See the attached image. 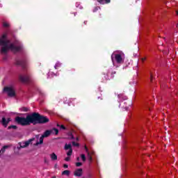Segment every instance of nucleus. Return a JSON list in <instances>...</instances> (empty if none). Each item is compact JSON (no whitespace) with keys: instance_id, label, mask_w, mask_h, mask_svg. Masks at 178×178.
<instances>
[{"instance_id":"ea45409f","label":"nucleus","mask_w":178,"mask_h":178,"mask_svg":"<svg viewBox=\"0 0 178 178\" xmlns=\"http://www.w3.org/2000/svg\"><path fill=\"white\" fill-rule=\"evenodd\" d=\"M176 13H177V16H178V10L176 11Z\"/></svg>"},{"instance_id":"4c0bfd02","label":"nucleus","mask_w":178,"mask_h":178,"mask_svg":"<svg viewBox=\"0 0 178 178\" xmlns=\"http://www.w3.org/2000/svg\"><path fill=\"white\" fill-rule=\"evenodd\" d=\"M57 127H60V125L59 124H57Z\"/></svg>"},{"instance_id":"a211bd4d","label":"nucleus","mask_w":178,"mask_h":178,"mask_svg":"<svg viewBox=\"0 0 178 178\" xmlns=\"http://www.w3.org/2000/svg\"><path fill=\"white\" fill-rule=\"evenodd\" d=\"M118 98L120 99H123V101H126V99H127V97L123 96V95H118Z\"/></svg>"},{"instance_id":"2f4dec72","label":"nucleus","mask_w":178,"mask_h":178,"mask_svg":"<svg viewBox=\"0 0 178 178\" xmlns=\"http://www.w3.org/2000/svg\"><path fill=\"white\" fill-rule=\"evenodd\" d=\"M63 168H64L65 169H67V168H69V165H68L67 164H64V165H63Z\"/></svg>"},{"instance_id":"2eb2a0df","label":"nucleus","mask_w":178,"mask_h":178,"mask_svg":"<svg viewBox=\"0 0 178 178\" xmlns=\"http://www.w3.org/2000/svg\"><path fill=\"white\" fill-rule=\"evenodd\" d=\"M44 137H42V135L41 136V137L39 139V142H37L35 143V145H40V144H44Z\"/></svg>"},{"instance_id":"f3484780","label":"nucleus","mask_w":178,"mask_h":178,"mask_svg":"<svg viewBox=\"0 0 178 178\" xmlns=\"http://www.w3.org/2000/svg\"><path fill=\"white\" fill-rule=\"evenodd\" d=\"M51 130H53V133H51V134H56V136H58L59 134V129H58L53 128Z\"/></svg>"},{"instance_id":"f704fd0d","label":"nucleus","mask_w":178,"mask_h":178,"mask_svg":"<svg viewBox=\"0 0 178 178\" xmlns=\"http://www.w3.org/2000/svg\"><path fill=\"white\" fill-rule=\"evenodd\" d=\"M98 99H100V101H102V97H99Z\"/></svg>"},{"instance_id":"c756f323","label":"nucleus","mask_w":178,"mask_h":178,"mask_svg":"<svg viewBox=\"0 0 178 178\" xmlns=\"http://www.w3.org/2000/svg\"><path fill=\"white\" fill-rule=\"evenodd\" d=\"M82 165L83 163L81 162L76 163V166H77V168H80Z\"/></svg>"},{"instance_id":"c9c22d12","label":"nucleus","mask_w":178,"mask_h":178,"mask_svg":"<svg viewBox=\"0 0 178 178\" xmlns=\"http://www.w3.org/2000/svg\"><path fill=\"white\" fill-rule=\"evenodd\" d=\"M150 81H151V83H152V75H151Z\"/></svg>"},{"instance_id":"4be33fe9","label":"nucleus","mask_w":178,"mask_h":178,"mask_svg":"<svg viewBox=\"0 0 178 178\" xmlns=\"http://www.w3.org/2000/svg\"><path fill=\"white\" fill-rule=\"evenodd\" d=\"M68 136L70 137V140H74V136H73V134L72 132H70L68 134Z\"/></svg>"},{"instance_id":"f03ea898","label":"nucleus","mask_w":178,"mask_h":178,"mask_svg":"<svg viewBox=\"0 0 178 178\" xmlns=\"http://www.w3.org/2000/svg\"><path fill=\"white\" fill-rule=\"evenodd\" d=\"M9 42L10 41L6 40V33L3 34L0 38V47H2L1 49V54H8L9 49L13 52H22L23 51V45L20 42L15 43V45L13 43L9 45Z\"/></svg>"},{"instance_id":"c85d7f7f","label":"nucleus","mask_w":178,"mask_h":178,"mask_svg":"<svg viewBox=\"0 0 178 178\" xmlns=\"http://www.w3.org/2000/svg\"><path fill=\"white\" fill-rule=\"evenodd\" d=\"M115 74H116V71H113L111 72V77H112V79L115 78Z\"/></svg>"},{"instance_id":"79ce46f5","label":"nucleus","mask_w":178,"mask_h":178,"mask_svg":"<svg viewBox=\"0 0 178 178\" xmlns=\"http://www.w3.org/2000/svg\"><path fill=\"white\" fill-rule=\"evenodd\" d=\"M76 140L79 141V138H76Z\"/></svg>"},{"instance_id":"473e14b6","label":"nucleus","mask_w":178,"mask_h":178,"mask_svg":"<svg viewBox=\"0 0 178 178\" xmlns=\"http://www.w3.org/2000/svg\"><path fill=\"white\" fill-rule=\"evenodd\" d=\"M65 161H66V162H69V161H70V157H66Z\"/></svg>"},{"instance_id":"6ab92c4d","label":"nucleus","mask_w":178,"mask_h":178,"mask_svg":"<svg viewBox=\"0 0 178 178\" xmlns=\"http://www.w3.org/2000/svg\"><path fill=\"white\" fill-rule=\"evenodd\" d=\"M12 129H13V130H16V129H17V126H16V125H10V126H9L8 127V130H10Z\"/></svg>"},{"instance_id":"e433bc0d","label":"nucleus","mask_w":178,"mask_h":178,"mask_svg":"<svg viewBox=\"0 0 178 178\" xmlns=\"http://www.w3.org/2000/svg\"><path fill=\"white\" fill-rule=\"evenodd\" d=\"M47 159H44V163H47Z\"/></svg>"},{"instance_id":"0eeeda50","label":"nucleus","mask_w":178,"mask_h":178,"mask_svg":"<svg viewBox=\"0 0 178 178\" xmlns=\"http://www.w3.org/2000/svg\"><path fill=\"white\" fill-rule=\"evenodd\" d=\"M19 81L22 83H30L31 79L29 75H19Z\"/></svg>"},{"instance_id":"dca6fc26","label":"nucleus","mask_w":178,"mask_h":178,"mask_svg":"<svg viewBox=\"0 0 178 178\" xmlns=\"http://www.w3.org/2000/svg\"><path fill=\"white\" fill-rule=\"evenodd\" d=\"M85 149L86 152H88V161L90 162H91L92 161V157L91 156V155H90V153L88 152V147H87L86 146H85Z\"/></svg>"},{"instance_id":"a878e982","label":"nucleus","mask_w":178,"mask_h":178,"mask_svg":"<svg viewBox=\"0 0 178 178\" xmlns=\"http://www.w3.org/2000/svg\"><path fill=\"white\" fill-rule=\"evenodd\" d=\"M81 158L83 162H86V155L85 154H81Z\"/></svg>"},{"instance_id":"aec40b11","label":"nucleus","mask_w":178,"mask_h":178,"mask_svg":"<svg viewBox=\"0 0 178 178\" xmlns=\"http://www.w3.org/2000/svg\"><path fill=\"white\" fill-rule=\"evenodd\" d=\"M65 149L67 150H70L72 149V145L71 144H65Z\"/></svg>"},{"instance_id":"ddd939ff","label":"nucleus","mask_w":178,"mask_h":178,"mask_svg":"<svg viewBox=\"0 0 178 178\" xmlns=\"http://www.w3.org/2000/svg\"><path fill=\"white\" fill-rule=\"evenodd\" d=\"M50 158L51 161H57L58 160V156L55 153H52L50 154Z\"/></svg>"},{"instance_id":"cd10ccee","label":"nucleus","mask_w":178,"mask_h":178,"mask_svg":"<svg viewBox=\"0 0 178 178\" xmlns=\"http://www.w3.org/2000/svg\"><path fill=\"white\" fill-rule=\"evenodd\" d=\"M99 9H101V7H99V6L95 7V8L93 9V12L95 13V12H97Z\"/></svg>"},{"instance_id":"a19ab883","label":"nucleus","mask_w":178,"mask_h":178,"mask_svg":"<svg viewBox=\"0 0 178 178\" xmlns=\"http://www.w3.org/2000/svg\"><path fill=\"white\" fill-rule=\"evenodd\" d=\"M51 178H56V176H54V177H52Z\"/></svg>"},{"instance_id":"7c9ffc66","label":"nucleus","mask_w":178,"mask_h":178,"mask_svg":"<svg viewBox=\"0 0 178 178\" xmlns=\"http://www.w3.org/2000/svg\"><path fill=\"white\" fill-rule=\"evenodd\" d=\"M60 129L61 130H66V127H65V125L62 124L60 126Z\"/></svg>"},{"instance_id":"58836bf2","label":"nucleus","mask_w":178,"mask_h":178,"mask_svg":"<svg viewBox=\"0 0 178 178\" xmlns=\"http://www.w3.org/2000/svg\"><path fill=\"white\" fill-rule=\"evenodd\" d=\"M80 160V157H77V161H79Z\"/></svg>"},{"instance_id":"72a5a7b5","label":"nucleus","mask_w":178,"mask_h":178,"mask_svg":"<svg viewBox=\"0 0 178 178\" xmlns=\"http://www.w3.org/2000/svg\"><path fill=\"white\" fill-rule=\"evenodd\" d=\"M142 62H144L145 60H147V58H141Z\"/></svg>"},{"instance_id":"1a4fd4ad","label":"nucleus","mask_w":178,"mask_h":178,"mask_svg":"<svg viewBox=\"0 0 178 178\" xmlns=\"http://www.w3.org/2000/svg\"><path fill=\"white\" fill-rule=\"evenodd\" d=\"M82 175H83V169L81 168L77 169L74 172V176H76V177H81Z\"/></svg>"},{"instance_id":"f257e3e1","label":"nucleus","mask_w":178,"mask_h":178,"mask_svg":"<svg viewBox=\"0 0 178 178\" xmlns=\"http://www.w3.org/2000/svg\"><path fill=\"white\" fill-rule=\"evenodd\" d=\"M15 120L21 126H30V124H45L49 122V118L38 113H33L26 115V118L17 116Z\"/></svg>"},{"instance_id":"423d86ee","label":"nucleus","mask_w":178,"mask_h":178,"mask_svg":"<svg viewBox=\"0 0 178 178\" xmlns=\"http://www.w3.org/2000/svg\"><path fill=\"white\" fill-rule=\"evenodd\" d=\"M16 65H17L18 66H22L23 69H26V67H27V60L26 59L17 60Z\"/></svg>"},{"instance_id":"9d476101","label":"nucleus","mask_w":178,"mask_h":178,"mask_svg":"<svg viewBox=\"0 0 178 178\" xmlns=\"http://www.w3.org/2000/svg\"><path fill=\"white\" fill-rule=\"evenodd\" d=\"M52 133H54V130H47L43 133L42 136L45 138L47 137H49Z\"/></svg>"},{"instance_id":"7ed1b4c3","label":"nucleus","mask_w":178,"mask_h":178,"mask_svg":"<svg viewBox=\"0 0 178 178\" xmlns=\"http://www.w3.org/2000/svg\"><path fill=\"white\" fill-rule=\"evenodd\" d=\"M113 56L115 59L116 63L119 65L124 63V53L121 52L120 54H113L111 55V60L113 62Z\"/></svg>"},{"instance_id":"9b49d317","label":"nucleus","mask_w":178,"mask_h":178,"mask_svg":"<svg viewBox=\"0 0 178 178\" xmlns=\"http://www.w3.org/2000/svg\"><path fill=\"white\" fill-rule=\"evenodd\" d=\"M97 2L101 5H106L108 3H111V0H97Z\"/></svg>"},{"instance_id":"393cba45","label":"nucleus","mask_w":178,"mask_h":178,"mask_svg":"<svg viewBox=\"0 0 178 178\" xmlns=\"http://www.w3.org/2000/svg\"><path fill=\"white\" fill-rule=\"evenodd\" d=\"M21 109L22 112H29V108H27V107H22Z\"/></svg>"},{"instance_id":"b1692460","label":"nucleus","mask_w":178,"mask_h":178,"mask_svg":"<svg viewBox=\"0 0 178 178\" xmlns=\"http://www.w3.org/2000/svg\"><path fill=\"white\" fill-rule=\"evenodd\" d=\"M62 66V64L60 63H56L54 67L55 69H58V67H60Z\"/></svg>"},{"instance_id":"bb28decb","label":"nucleus","mask_w":178,"mask_h":178,"mask_svg":"<svg viewBox=\"0 0 178 178\" xmlns=\"http://www.w3.org/2000/svg\"><path fill=\"white\" fill-rule=\"evenodd\" d=\"M72 145H73L74 147H79L80 145H79V143H77L73 141V142H72Z\"/></svg>"},{"instance_id":"6e6552de","label":"nucleus","mask_w":178,"mask_h":178,"mask_svg":"<svg viewBox=\"0 0 178 178\" xmlns=\"http://www.w3.org/2000/svg\"><path fill=\"white\" fill-rule=\"evenodd\" d=\"M11 120H12L10 118L6 119V118L3 117L2 119H1L2 126H3L5 128L8 127V124H9V123H10Z\"/></svg>"},{"instance_id":"37998d69","label":"nucleus","mask_w":178,"mask_h":178,"mask_svg":"<svg viewBox=\"0 0 178 178\" xmlns=\"http://www.w3.org/2000/svg\"><path fill=\"white\" fill-rule=\"evenodd\" d=\"M0 123H1V121H0Z\"/></svg>"},{"instance_id":"412c9836","label":"nucleus","mask_w":178,"mask_h":178,"mask_svg":"<svg viewBox=\"0 0 178 178\" xmlns=\"http://www.w3.org/2000/svg\"><path fill=\"white\" fill-rule=\"evenodd\" d=\"M3 27H6V28L10 27V25L8 22H3Z\"/></svg>"},{"instance_id":"39448f33","label":"nucleus","mask_w":178,"mask_h":178,"mask_svg":"<svg viewBox=\"0 0 178 178\" xmlns=\"http://www.w3.org/2000/svg\"><path fill=\"white\" fill-rule=\"evenodd\" d=\"M34 140H35V138H32L31 139H29V140H26L25 142H24L22 145L21 143H19V147H17V149H20V148H26V147H29L30 145V143L32 141H34Z\"/></svg>"},{"instance_id":"4468645a","label":"nucleus","mask_w":178,"mask_h":178,"mask_svg":"<svg viewBox=\"0 0 178 178\" xmlns=\"http://www.w3.org/2000/svg\"><path fill=\"white\" fill-rule=\"evenodd\" d=\"M62 176H70V170H65L62 172Z\"/></svg>"},{"instance_id":"5701e85b","label":"nucleus","mask_w":178,"mask_h":178,"mask_svg":"<svg viewBox=\"0 0 178 178\" xmlns=\"http://www.w3.org/2000/svg\"><path fill=\"white\" fill-rule=\"evenodd\" d=\"M72 154H73V149H70L67 152V156H71Z\"/></svg>"},{"instance_id":"20e7f679","label":"nucleus","mask_w":178,"mask_h":178,"mask_svg":"<svg viewBox=\"0 0 178 178\" xmlns=\"http://www.w3.org/2000/svg\"><path fill=\"white\" fill-rule=\"evenodd\" d=\"M3 92H6L8 96L10 97H16V92H15V90H13V87H4L3 90Z\"/></svg>"},{"instance_id":"f8f14e48","label":"nucleus","mask_w":178,"mask_h":178,"mask_svg":"<svg viewBox=\"0 0 178 178\" xmlns=\"http://www.w3.org/2000/svg\"><path fill=\"white\" fill-rule=\"evenodd\" d=\"M9 148V146L4 145L0 150V155H2V154H4L5 151Z\"/></svg>"}]
</instances>
